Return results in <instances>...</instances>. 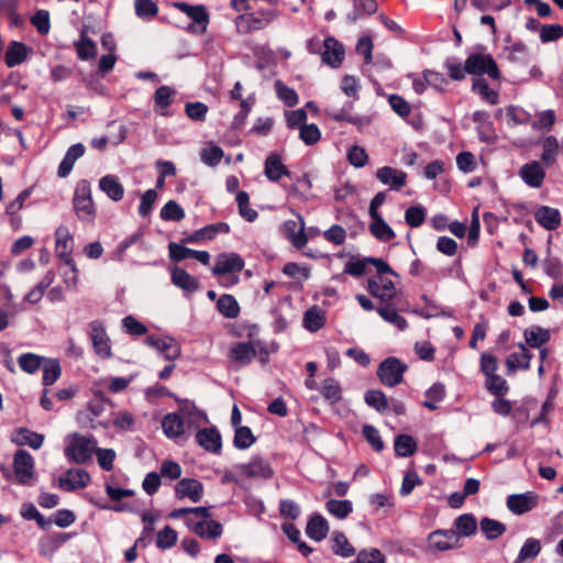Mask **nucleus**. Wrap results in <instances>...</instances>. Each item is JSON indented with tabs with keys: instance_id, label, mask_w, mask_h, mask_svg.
<instances>
[{
	"instance_id": "f257e3e1",
	"label": "nucleus",
	"mask_w": 563,
	"mask_h": 563,
	"mask_svg": "<svg viewBox=\"0 0 563 563\" xmlns=\"http://www.w3.org/2000/svg\"><path fill=\"white\" fill-rule=\"evenodd\" d=\"M55 252L64 264L71 268V277H67V273H63L64 283L68 289L75 290L78 284V268L71 257L74 249V240L69 230L65 225H59L55 231Z\"/></svg>"
},
{
	"instance_id": "f03ea898",
	"label": "nucleus",
	"mask_w": 563,
	"mask_h": 563,
	"mask_svg": "<svg viewBox=\"0 0 563 563\" xmlns=\"http://www.w3.org/2000/svg\"><path fill=\"white\" fill-rule=\"evenodd\" d=\"M278 15L279 12L277 10L263 8L253 12L239 14L234 20L236 32L241 35H246L252 32L264 30L274 20H276Z\"/></svg>"
},
{
	"instance_id": "7ed1b4c3",
	"label": "nucleus",
	"mask_w": 563,
	"mask_h": 563,
	"mask_svg": "<svg viewBox=\"0 0 563 563\" xmlns=\"http://www.w3.org/2000/svg\"><path fill=\"white\" fill-rule=\"evenodd\" d=\"M407 369L406 363L398 357L389 356L379 363L376 374L384 386L395 387L402 383Z\"/></svg>"
},
{
	"instance_id": "20e7f679",
	"label": "nucleus",
	"mask_w": 563,
	"mask_h": 563,
	"mask_svg": "<svg viewBox=\"0 0 563 563\" xmlns=\"http://www.w3.org/2000/svg\"><path fill=\"white\" fill-rule=\"evenodd\" d=\"M96 443L93 438L74 433L70 443L65 449V455L70 462L85 464L90 461L96 449Z\"/></svg>"
},
{
	"instance_id": "39448f33",
	"label": "nucleus",
	"mask_w": 563,
	"mask_h": 563,
	"mask_svg": "<svg viewBox=\"0 0 563 563\" xmlns=\"http://www.w3.org/2000/svg\"><path fill=\"white\" fill-rule=\"evenodd\" d=\"M466 71L470 75L478 77L482 75H488L492 79L500 78V71L497 63L490 54H470L466 58Z\"/></svg>"
},
{
	"instance_id": "423d86ee",
	"label": "nucleus",
	"mask_w": 563,
	"mask_h": 563,
	"mask_svg": "<svg viewBox=\"0 0 563 563\" xmlns=\"http://www.w3.org/2000/svg\"><path fill=\"white\" fill-rule=\"evenodd\" d=\"M74 209L80 220H91L96 216L95 205L91 198L90 184L87 180L78 183L74 199Z\"/></svg>"
},
{
	"instance_id": "0eeeda50",
	"label": "nucleus",
	"mask_w": 563,
	"mask_h": 563,
	"mask_svg": "<svg viewBox=\"0 0 563 563\" xmlns=\"http://www.w3.org/2000/svg\"><path fill=\"white\" fill-rule=\"evenodd\" d=\"M460 547L459 536L453 529H438L428 536V548L431 551H448Z\"/></svg>"
},
{
	"instance_id": "6e6552de",
	"label": "nucleus",
	"mask_w": 563,
	"mask_h": 563,
	"mask_svg": "<svg viewBox=\"0 0 563 563\" xmlns=\"http://www.w3.org/2000/svg\"><path fill=\"white\" fill-rule=\"evenodd\" d=\"M91 340L95 353L101 358H109L111 353L110 339L101 321L95 320L89 323Z\"/></svg>"
},
{
	"instance_id": "1a4fd4ad",
	"label": "nucleus",
	"mask_w": 563,
	"mask_h": 563,
	"mask_svg": "<svg viewBox=\"0 0 563 563\" xmlns=\"http://www.w3.org/2000/svg\"><path fill=\"white\" fill-rule=\"evenodd\" d=\"M13 467L19 484L29 485L34 475V460L25 450H18L13 459Z\"/></svg>"
},
{
	"instance_id": "9d476101",
	"label": "nucleus",
	"mask_w": 563,
	"mask_h": 563,
	"mask_svg": "<svg viewBox=\"0 0 563 563\" xmlns=\"http://www.w3.org/2000/svg\"><path fill=\"white\" fill-rule=\"evenodd\" d=\"M236 468L247 478L268 479L274 475L269 463L261 456H253L250 462L236 465Z\"/></svg>"
},
{
	"instance_id": "9b49d317",
	"label": "nucleus",
	"mask_w": 563,
	"mask_h": 563,
	"mask_svg": "<svg viewBox=\"0 0 563 563\" xmlns=\"http://www.w3.org/2000/svg\"><path fill=\"white\" fill-rule=\"evenodd\" d=\"M345 57V48L333 36H328L323 40V51L321 59L324 64L332 68H339Z\"/></svg>"
},
{
	"instance_id": "f8f14e48",
	"label": "nucleus",
	"mask_w": 563,
	"mask_h": 563,
	"mask_svg": "<svg viewBox=\"0 0 563 563\" xmlns=\"http://www.w3.org/2000/svg\"><path fill=\"white\" fill-rule=\"evenodd\" d=\"M244 267L243 258L236 253H221L217 256L216 265L212 267L214 276H222L229 273L241 272Z\"/></svg>"
},
{
	"instance_id": "ddd939ff",
	"label": "nucleus",
	"mask_w": 563,
	"mask_h": 563,
	"mask_svg": "<svg viewBox=\"0 0 563 563\" xmlns=\"http://www.w3.org/2000/svg\"><path fill=\"white\" fill-rule=\"evenodd\" d=\"M538 505V496L528 492L525 494H512L507 498V507L515 515H523Z\"/></svg>"
},
{
	"instance_id": "4468645a",
	"label": "nucleus",
	"mask_w": 563,
	"mask_h": 563,
	"mask_svg": "<svg viewBox=\"0 0 563 563\" xmlns=\"http://www.w3.org/2000/svg\"><path fill=\"white\" fill-rule=\"evenodd\" d=\"M90 482V475L87 471L81 468H71L68 470L63 476L58 479V485L60 488L65 490H75L79 488H85Z\"/></svg>"
},
{
	"instance_id": "2eb2a0df",
	"label": "nucleus",
	"mask_w": 563,
	"mask_h": 563,
	"mask_svg": "<svg viewBox=\"0 0 563 563\" xmlns=\"http://www.w3.org/2000/svg\"><path fill=\"white\" fill-rule=\"evenodd\" d=\"M175 494L179 499L188 497L191 501L198 503L203 496V485L195 478H183L177 483Z\"/></svg>"
},
{
	"instance_id": "dca6fc26",
	"label": "nucleus",
	"mask_w": 563,
	"mask_h": 563,
	"mask_svg": "<svg viewBox=\"0 0 563 563\" xmlns=\"http://www.w3.org/2000/svg\"><path fill=\"white\" fill-rule=\"evenodd\" d=\"M174 5L180 12L185 13L188 18H190L192 22L200 27L201 32L206 31L207 25L209 23V13L205 5H192L186 2H176Z\"/></svg>"
},
{
	"instance_id": "f3484780",
	"label": "nucleus",
	"mask_w": 563,
	"mask_h": 563,
	"mask_svg": "<svg viewBox=\"0 0 563 563\" xmlns=\"http://www.w3.org/2000/svg\"><path fill=\"white\" fill-rule=\"evenodd\" d=\"M197 443L206 451L220 453L222 443L221 435L216 428H203L196 433Z\"/></svg>"
},
{
	"instance_id": "a211bd4d",
	"label": "nucleus",
	"mask_w": 563,
	"mask_h": 563,
	"mask_svg": "<svg viewBox=\"0 0 563 563\" xmlns=\"http://www.w3.org/2000/svg\"><path fill=\"white\" fill-rule=\"evenodd\" d=\"M230 225L227 222H218L206 225L181 240L183 243H196L201 240H212L218 233H229Z\"/></svg>"
},
{
	"instance_id": "6ab92c4d",
	"label": "nucleus",
	"mask_w": 563,
	"mask_h": 563,
	"mask_svg": "<svg viewBox=\"0 0 563 563\" xmlns=\"http://www.w3.org/2000/svg\"><path fill=\"white\" fill-rule=\"evenodd\" d=\"M534 219L538 224L549 231L556 230L561 225V213L552 207H539L534 212Z\"/></svg>"
},
{
	"instance_id": "aec40b11",
	"label": "nucleus",
	"mask_w": 563,
	"mask_h": 563,
	"mask_svg": "<svg viewBox=\"0 0 563 563\" xmlns=\"http://www.w3.org/2000/svg\"><path fill=\"white\" fill-rule=\"evenodd\" d=\"M31 52L32 49L27 47L24 43L12 41L8 45L4 55V63L9 68L21 65L24 60H26Z\"/></svg>"
},
{
	"instance_id": "412c9836",
	"label": "nucleus",
	"mask_w": 563,
	"mask_h": 563,
	"mask_svg": "<svg viewBox=\"0 0 563 563\" xmlns=\"http://www.w3.org/2000/svg\"><path fill=\"white\" fill-rule=\"evenodd\" d=\"M70 533L57 532L40 539L38 551L44 556H52L62 544L70 539Z\"/></svg>"
},
{
	"instance_id": "4be33fe9",
	"label": "nucleus",
	"mask_w": 563,
	"mask_h": 563,
	"mask_svg": "<svg viewBox=\"0 0 563 563\" xmlns=\"http://www.w3.org/2000/svg\"><path fill=\"white\" fill-rule=\"evenodd\" d=\"M186 526L192 530L197 536H199L202 539H217L222 534L223 528L222 525L217 520H211V529L210 531H203V525L199 522V520L188 515V517L185 519Z\"/></svg>"
},
{
	"instance_id": "5701e85b",
	"label": "nucleus",
	"mask_w": 563,
	"mask_h": 563,
	"mask_svg": "<svg viewBox=\"0 0 563 563\" xmlns=\"http://www.w3.org/2000/svg\"><path fill=\"white\" fill-rule=\"evenodd\" d=\"M11 440L18 445H29L34 450H38L43 445L44 435L27 428H19L12 434Z\"/></svg>"
},
{
	"instance_id": "b1692460",
	"label": "nucleus",
	"mask_w": 563,
	"mask_h": 563,
	"mask_svg": "<svg viewBox=\"0 0 563 563\" xmlns=\"http://www.w3.org/2000/svg\"><path fill=\"white\" fill-rule=\"evenodd\" d=\"M256 354V349L251 342H239L229 351V357L243 365L251 363Z\"/></svg>"
},
{
	"instance_id": "393cba45",
	"label": "nucleus",
	"mask_w": 563,
	"mask_h": 563,
	"mask_svg": "<svg viewBox=\"0 0 563 563\" xmlns=\"http://www.w3.org/2000/svg\"><path fill=\"white\" fill-rule=\"evenodd\" d=\"M329 532V523L321 515H313L307 522V536L317 541H322Z\"/></svg>"
},
{
	"instance_id": "a878e982",
	"label": "nucleus",
	"mask_w": 563,
	"mask_h": 563,
	"mask_svg": "<svg viewBox=\"0 0 563 563\" xmlns=\"http://www.w3.org/2000/svg\"><path fill=\"white\" fill-rule=\"evenodd\" d=\"M172 282L176 287L181 288L189 294L199 289V283L197 278L191 276L184 268L175 267L172 271Z\"/></svg>"
},
{
	"instance_id": "bb28decb",
	"label": "nucleus",
	"mask_w": 563,
	"mask_h": 563,
	"mask_svg": "<svg viewBox=\"0 0 563 563\" xmlns=\"http://www.w3.org/2000/svg\"><path fill=\"white\" fill-rule=\"evenodd\" d=\"M472 91L477 93L483 100L492 106H495L499 102L498 91L492 89L487 80L482 77H476L473 79Z\"/></svg>"
},
{
	"instance_id": "cd10ccee",
	"label": "nucleus",
	"mask_w": 563,
	"mask_h": 563,
	"mask_svg": "<svg viewBox=\"0 0 563 563\" xmlns=\"http://www.w3.org/2000/svg\"><path fill=\"white\" fill-rule=\"evenodd\" d=\"M162 428L165 435L169 439H176L185 431L184 421L177 412L166 415L163 418Z\"/></svg>"
},
{
	"instance_id": "c85d7f7f",
	"label": "nucleus",
	"mask_w": 563,
	"mask_h": 563,
	"mask_svg": "<svg viewBox=\"0 0 563 563\" xmlns=\"http://www.w3.org/2000/svg\"><path fill=\"white\" fill-rule=\"evenodd\" d=\"M518 346L522 353H511L506 358V366L509 372H516L518 368L528 369L530 367L532 354L527 350L523 343H519Z\"/></svg>"
},
{
	"instance_id": "c756f323",
	"label": "nucleus",
	"mask_w": 563,
	"mask_h": 563,
	"mask_svg": "<svg viewBox=\"0 0 563 563\" xmlns=\"http://www.w3.org/2000/svg\"><path fill=\"white\" fill-rule=\"evenodd\" d=\"M418 449L417 441L409 434H399L395 438L394 450L398 457H409Z\"/></svg>"
},
{
	"instance_id": "7c9ffc66",
	"label": "nucleus",
	"mask_w": 563,
	"mask_h": 563,
	"mask_svg": "<svg viewBox=\"0 0 563 563\" xmlns=\"http://www.w3.org/2000/svg\"><path fill=\"white\" fill-rule=\"evenodd\" d=\"M376 0H353V10L349 14L352 22L367 18L377 11Z\"/></svg>"
},
{
	"instance_id": "2f4dec72",
	"label": "nucleus",
	"mask_w": 563,
	"mask_h": 563,
	"mask_svg": "<svg viewBox=\"0 0 563 563\" xmlns=\"http://www.w3.org/2000/svg\"><path fill=\"white\" fill-rule=\"evenodd\" d=\"M525 341L530 347H540L545 344L551 335L549 330L540 327L532 325L525 330L523 332Z\"/></svg>"
},
{
	"instance_id": "473e14b6",
	"label": "nucleus",
	"mask_w": 563,
	"mask_h": 563,
	"mask_svg": "<svg viewBox=\"0 0 563 563\" xmlns=\"http://www.w3.org/2000/svg\"><path fill=\"white\" fill-rule=\"evenodd\" d=\"M378 314L387 322L394 324L399 330L407 328V321L404 317L398 314L394 302H387L377 308Z\"/></svg>"
},
{
	"instance_id": "72a5a7b5",
	"label": "nucleus",
	"mask_w": 563,
	"mask_h": 563,
	"mask_svg": "<svg viewBox=\"0 0 563 563\" xmlns=\"http://www.w3.org/2000/svg\"><path fill=\"white\" fill-rule=\"evenodd\" d=\"M332 551L334 554L342 558H350L355 554L354 547L349 542L346 536L341 531H334L332 533Z\"/></svg>"
},
{
	"instance_id": "f704fd0d",
	"label": "nucleus",
	"mask_w": 563,
	"mask_h": 563,
	"mask_svg": "<svg viewBox=\"0 0 563 563\" xmlns=\"http://www.w3.org/2000/svg\"><path fill=\"white\" fill-rule=\"evenodd\" d=\"M364 400L367 406L374 408L379 413L389 410V400L387 396L379 389H369L365 393Z\"/></svg>"
},
{
	"instance_id": "c9c22d12",
	"label": "nucleus",
	"mask_w": 563,
	"mask_h": 563,
	"mask_svg": "<svg viewBox=\"0 0 563 563\" xmlns=\"http://www.w3.org/2000/svg\"><path fill=\"white\" fill-rule=\"evenodd\" d=\"M479 527L485 538L490 541L496 540L507 530L505 523L488 517H485L481 520Z\"/></svg>"
},
{
	"instance_id": "e433bc0d",
	"label": "nucleus",
	"mask_w": 563,
	"mask_h": 563,
	"mask_svg": "<svg viewBox=\"0 0 563 563\" xmlns=\"http://www.w3.org/2000/svg\"><path fill=\"white\" fill-rule=\"evenodd\" d=\"M367 264H369V262L365 261V257L350 261L345 264L343 272L334 275L332 279L342 283L345 280L346 274L353 277H361L365 274Z\"/></svg>"
},
{
	"instance_id": "4c0bfd02",
	"label": "nucleus",
	"mask_w": 563,
	"mask_h": 563,
	"mask_svg": "<svg viewBox=\"0 0 563 563\" xmlns=\"http://www.w3.org/2000/svg\"><path fill=\"white\" fill-rule=\"evenodd\" d=\"M455 532L460 537H471L477 530V522L472 514H464L454 520Z\"/></svg>"
},
{
	"instance_id": "58836bf2",
	"label": "nucleus",
	"mask_w": 563,
	"mask_h": 563,
	"mask_svg": "<svg viewBox=\"0 0 563 563\" xmlns=\"http://www.w3.org/2000/svg\"><path fill=\"white\" fill-rule=\"evenodd\" d=\"M324 323V313L316 306L309 308L303 314V327L310 332H317Z\"/></svg>"
},
{
	"instance_id": "ea45409f",
	"label": "nucleus",
	"mask_w": 563,
	"mask_h": 563,
	"mask_svg": "<svg viewBox=\"0 0 563 563\" xmlns=\"http://www.w3.org/2000/svg\"><path fill=\"white\" fill-rule=\"evenodd\" d=\"M218 311L225 318L233 319L240 313V306L232 295L220 296L217 302Z\"/></svg>"
},
{
	"instance_id": "a19ab883",
	"label": "nucleus",
	"mask_w": 563,
	"mask_h": 563,
	"mask_svg": "<svg viewBox=\"0 0 563 563\" xmlns=\"http://www.w3.org/2000/svg\"><path fill=\"white\" fill-rule=\"evenodd\" d=\"M265 176H290L289 170L282 161V157L272 153L267 156L264 167Z\"/></svg>"
},
{
	"instance_id": "79ce46f5",
	"label": "nucleus",
	"mask_w": 563,
	"mask_h": 563,
	"mask_svg": "<svg viewBox=\"0 0 563 563\" xmlns=\"http://www.w3.org/2000/svg\"><path fill=\"white\" fill-rule=\"evenodd\" d=\"M320 391L323 398L331 404H336L342 398L341 385L333 377H328L323 380Z\"/></svg>"
},
{
	"instance_id": "37998d69",
	"label": "nucleus",
	"mask_w": 563,
	"mask_h": 563,
	"mask_svg": "<svg viewBox=\"0 0 563 563\" xmlns=\"http://www.w3.org/2000/svg\"><path fill=\"white\" fill-rule=\"evenodd\" d=\"M175 95L176 90L169 86H161L155 90L154 101L161 114H165L163 110L167 109L174 102Z\"/></svg>"
},
{
	"instance_id": "c03bdc74",
	"label": "nucleus",
	"mask_w": 563,
	"mask_h": 563,
	"mask_svg": "<svg viewBox=\"0 0 563 563\" xmlns=\"http://www.w3.org/2000/svg\"><path fill=\"white\" fill-rule=\"evenodd\" d=\"M540 551V541L534 538H529L525 541L523 545L521 547L515 563H523L525 561L533 560L539 555Z\"/></svg>"
},
{
	"instance_id": "a18cd8bd",
	"label": "nucleus",
	"mask_w": 563,
	"mask_h": 563,
	"mask_svg": "<svg viewBox=\"0 0 563 563\" xmlns=\"http://www.w3.org/2000/svg\"><path fill=\"white\" fill-rule=\"evenodd\" d=\"M325 509L338 519H344L353 511V506L347 499H330L325 503Z\"/></svg>"
},
{
	"instance_id": "49530a36",
	"label": "nucleus",
	"mask_w": 563,
	"mask_h": 563,
	"mask_svg": "<svg viewBox=\"0 0 563 563\" xmlns=\"http://www.w3.org/2000/svg\"><path fill=\"white\" fill-rule=\"evenodd\" d=\"M99 188L114 201L123 198L124 189L117 178H100Z\"/></svg>"
},
{
	"instance_id": "de8ad7c7",
	"label": "nucleus",
	"mask_w": 563,
	"mask_h": 563,
	"mask_svg": "<svg viewBox=\"0 0 563 563\" xmlns=\"http://www.w3.org/2000/svg\"><path fill=\"white\" fill-rule=\"evenodd\" d=\"M44 360V357L37 354L24 353L19 356L18 363L23 372L27 374H34L42 367Z\"/></svg>"
},
{
	"instance_id": "09e8293b",
	"label": "nucleus",
	"mask_w": 563,
	"mask_h": 563,
	"mask_svg": "<svg viewBox=\"0 0 563 563\" xmlns=\"http://www.w3.org/2000/svg\"><path fill=\"white\" fill-rule=\"evenodd\" d=\"M75 47L78 58L81 60H89L97 56V45L89 37L82 35L80 40L75 43Z\"/></svg>"
},
{
	"instance_id": "8fccbe9b",
	"label": "nucleus",
	"mask_w": 563,
	"mask_h": 563,
	"mask_svg": "<svg viewBox=\"0 0 563 563\" xmlns=\"http://www.w3.org/2000/svg\"><path fill=\"white\" fill-rule=\"evenodd\" d=\"M368 229L371 234L382 242H389L396 235L394 230L384 219L376 222H372Z\"/></svg>"
},
{
	"instance_id": "3c124183",
	"label": "nucleus",
	"mask_w": 563,
	"mask_h": 563,
	"mask_svg": "<svg viewBox=\"0 0 563 563\" xmlns=\"http://www.w3.org/2000/svg\"><path fill=\"white\" fill-rule=\"evenodd\" d=\"M256 441L252 430L249 427H238L235 429L233 444L239 450L249 449Z\"/></svg>"
},
{
	"instance_id": "603ef678",
	"label": "nucleus",
	"mask_w": 563,
	"mask_h": 563,
	"mask_svg": "<svg viewBox=\"0 0 563 563\" xmlns=\"http://www.w3.org/2000/svg\"><path fill=\"white\" fill-rule=\"evenodd\" d=\"M62 374V367L58 360H48L43 366V384L45 386L53 385Z\"/></svg>"
},
{
	"instance_id": "864d4df0",
	"label": "nucleus",
	"mask_w": 563,
	"mask_h": 563,
	"mask_svg": "<svg viewBox=\"0 0 563 563\" xmlns=\"http://www.w3.org/2000/svg\"><path fill=\"white\" fill-rule=\"evenodd\" d=\"M161 218L165 221H180L185 218V211L176 201L169 200L161 209Z\"/></svg>"
},
{
	"instance_id": "5fc2aeb1",
	"label": "nucleus",
	"mask_w": 563,
	"mask_h": 563,
	"mask_svg": "<svg viewBox=\"0 0 563 563\" xmlns=\"http://www.w3.org/2000/svg\"><path fill=\"white\" fill-rule=\"evenodd\" d=\"M254 104H255L254 96H249L247 98H245V100H242V103L240 106L241 109L234 115L233 121H232L233 129H241L244 125L245 120Z\"/></svg>"
},
{
	"instance_id": "6e6d98bb",
	"label": "nucleus",
	"mask_w": 563,
	"mask_h": 563,
	"mask_svg": "<svg viewBox=\"0 0 563 563\" xmlns=\"http://www.w3.org/2000/svg\"><path fill=\"white\" fill-rule=\"evenodd\" d=\"M275 90L277 93V97L287 106V107H294L298 103V95L292 89L283 84L280 80H277L275 82Z\"/></svg>"
},
{
	"instance_id": "4d7b16f0",
	"label": "nucleus",
	"mask_w": 563,
	"mask_h": 563,
	"mask_svg": "<svg viewBox=\"0 0 563 563\" xmlns=\"http://www.w3.org/2000/svg\"><path fill=\"white\" fill-rule=\"evenodd\" d=\"M134 8L141 19H152L158 13V7L153 0H135Z\"/></svg>"
},
{
	"instance_id": "13d9d810",
	"label": "nucleus",
	"mask_w": 563,
	"mask_h": 563,
	"mask_svg": "<svg viewBox=\"0 0 563 563\" xmlns=\"http://www.w3.org/2000/svg\"><path fill=\"white\" fill-rule=\"evenodd\" d=\"M31 24L41 35H46L51 30L49 12L47 10H37L31 18Z\"/></svg>"
},
{
	"instance_id": "bf43d9fd",
	"label": "nucleus",
	"mask_w": 563,
	"mask_h": 563,
	"mask_svg": "<svg viewBox=\"0 0 563 563\" xmlns=\"http://www.w3.org/2000/svg\"><path fill=\"white\" fill-rule=\"evenodd\" d=\"M177 542V532L169 526L164 527L158 531L156 538V545L162 550L174 547Z\"/></svg>"
},
{
	"instance_id": "052dcab7",
	"label": "nucleus",
	"mask_w": 563,
	"mask_h": 563,
	"mask_svg": "<svg viewBox=\"0 0 563 563\" xmlns=\"http://www.w3.org/2000/svg\"><path fill=\"white\" fill-rule=\"evenodd\" d=\"M540 41L550 43L563 37V26L561 24H544L540 27Z\"/></svg>"
},
{
	"instance_id": "680f3d73",
	"label": "nucleus",
	"mask_w": 563,
	"mask_h": 563,
	"mask_svg": "<svg viewBox=\"0 0 563 563\" xmlns=\"http://www.w3.org/2000/svg\"><path fill=\"white\" fill-rule=\"evenodd\" d=\"M426 219V210L421 206L409 207L405 212V220L411 228L420 227Z\"/></svg>"
},
{
	"instance_id": "e2e57ef3",
	"label": "nucleus",
	"mask_w": 563,
	"mask_h": 563,
	"mask_svg": "<svg viewBox=\"0 0 563 563\" xmlns=\"http://www.w3.org/2000/svg\"><path fill=\"white\" fill-rule=\"evenodd\" d=\"M208 106L203 102H187L185 106L186 115L194 121H205Z\"/></svg>"
},
{
	"instance_id": "0e129e2a",
	"label": "nucleus",
	"mask_w": 563,
	"mask_h": 563,
	"mask_svg": "<svg viewBox=\"0 0 563 563\" xmlns=\"http://www.w3.org/2000/svg\"><path fill=\"white\" fill-rule=\"evenodd\" d=\"M486 387L495 396H503L508 391L507 382L496 373L488 375Z\"/></svg>"
},
{
	"instance_id": "69168bd1",
	"label": "nucleus",
	"mask_w": 563,
	"mask_h": 563,
	"mask_svg": "<svg viewBox=\"0 0 563 563\" xmlns=\"http://www.w3.org/2000/svg\"><path fill=\"white\" fill-rule=\"evenodd\" d=\"M363 435L365 438V440L371 444V446L377 451V452H380L383 449H384V442L380 438V434L378 432V430L371 426V424H365L363 427Z\"/></svg>"
},
{
	"instance_id": "338daca9",
	"label": "nucleus",
	"mask_w": 563,
	"mask_h": 563,
	"mask_svg": "<svg viewBox=\"0 0 563 563\" xmlns=\"http://www.w3.org/2000/svg\"><path fill=\"white\" fill-rule=\"evenodd\" d=\"M508 59L514 63L526 64L528 62L529 53L527 46L522 42H516L509 47Z\"/></svg>"
},
{
	"instance_id": "774afa93",
	"label": "nucleus",
	"mask_w": 563,
	"mask_h": 563,
	"mask_svg": "<svg viewBox=\"0 0 563 563\" xmlns=\"http://www.w3.org/2000/svg\"><path fill=\"white\" fill-rule=\"evenodd\" d=\"M158 352L163 354L166 360L175 361L180 356V345L173 338H167L161 344Z\"/></svg>"
}]
</instances>
